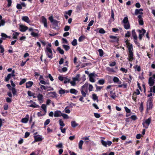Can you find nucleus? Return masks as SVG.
I'll list each match as a JSON object with an SVG mask.
<instances>
[{"mask_svg":"<svg viewBox=\"0 0 155 155\" xmlns=\"http://www.w3.org/2000/svg\"><path fill=\"white\" fill-rule=\"evenodd\" d=\"M127 45V48H128L129 54L128 55V60L130 61H132L134 59L133 56V45L132 44H130L129 42L126 43Z\"/></svg>","mask_w":155,"mask_h":155,"instance_id":"nucleus-1","label":"nucleus"},{"mask_svg":"<svg viewBox=\"0 0 155 155\" xmlns=\"http://www.w3.org/2000/svg\"><path fill=\"white\" fill-rule=\"evenodd\" d=\"M153 97H150L148 99L147 102L146 112L148 113V111L151 110L153 108Z\"/></svg>","mask_w":155,"mask_h":155,"instance_id":"nucleus-2","label":"nucleus"},{"mask_svg":"<svg viewBox=\"0 0 155 155\" xmlns=\"http://www.w3.org/2000/svg\"><path fill=\"white\" fill-rule=\"evenodd\" d=\"M88 85L87 83H85V84L81 87V92L83 97H85L86 94L85 91H87V88Z\"/></svg>","mask_w":155,"mask_h":155,"instance_id":"nucleus-3","label":"nucleus"},{"mask_svg":"<svg viewBox=\"0 0 155 155\" xmlns=\"http://www.w3.org/2000/svg\"><path fill=\"white\" fill-rule=\"evenodd\" d=\"M151 121V118H149L148 119L146 120L145 122H143L142 123L143 127H145L146 129L147 128Z\"/></svg>","mask_w":155,"mask_h":155,"instance_id":"nucleus-4","label":"nucleus"},{"mask_svg":"<svg viewBox=\"0 0 155 155\" xmlns=\"http://www.w3.org/2000/svg\"><path fill=\"white\" fill-rule=\"evenodd\" d=\"M137 31L139 33V39L140 40H141L143 36L144 35L146 32V30L143 28H142L141 30L138 29L137 30Z\"/></svg>","mask_w":155,"mask_h":155,"instance_id":"nucleus-5","label":"nucleus"},{"mask_svg":"<svg viewBox=\"0 0 155 155\" xmlns=\"http://www.w3.org/2000/svg\"><path fill=\"white\" fill-rule=\"evenodd\" d=\"M97 76V75L95 74L94 73H90L89 75V80L91 82H94L95 80L94 77Z\"/></svg>","mask_w":155,"mask_h":155,"instance_id":"nucleus-6","label":"nucleus"},{"mask_svg":"<svg viewBox=\"0 0 155 155\" xmlns=\"http://www.w3.org/2000/svg\"><path fill=\"white\" fill-rule=\"evenodd\" d=\"M101 143L104 146L106 147H107V145L110 146L112 143V142L108 140L106 142L103 140H101Z\"/></svg>","mask_w":155,"mask_h":155,"instance_id":"nucleus-7","label":"nucleus"},{"mask_svg":"<svg viewBox=\"0 0 155 155\" xmlns=\"http://www.w3.org/2000/svg\"><path fill=\"white\" fill-rule=\"evenodd\" d=\"M137 17L138 18V21L139 25H143L144 24V22L142 15H139Z\"/></svg>","mask_w":155,"mask_h":155,"instance_id":"nucleus-8","label":"nucleus"},{"mask_svg":"<svg viewBox=\"0 0 155 155\" xmlns=\"http://www.w3.org/2000/svg\"><path fill=\"white\" fill-rule=\"evenodd\" d=\"M46 52L47 53L48 57L50 58H52V51L50 48L47 47L46 48Z\"/></svg>","mask_w":155,"mask_h":155,"instance_id":"nucleus-9","label":"nucleus"},{"mask_svg":"<svg viewBox=\"0 0 155 155\" xmlns=\"http://www.w3.org/2000/svg\"><path fill=\"white\" fill-rule=\"evenodd\" d=\"M20 31L22 32L25 31L28 28V27L23 25H20Z\"/></svg>","mask_w":155,"mask_h":155,"instance_id":"nucleus-10","label":"nucleus"},{"mask_svg":"<svg viewBox=\"0 0 155 155\" xmlns=\"http://www.w3.org/2000/svg\"><path fill=\"white\" fill-rule=\"evenodd\" d=\"M148 83L150 86L151 87L153 85L154 82L153 79H152V77L149 78Z\"/></svg>","mask_w":155,"mask_h":155,"instance_id":"nucleus-11","label":"nucleus"},{"mask_svg":"<svg viewBox=\"0 0 155 155\" xmlns=\"http://www.w3.org/2000/svg\"><path fill=\"white\" fill-rule=\"evenodd\" d=\"M113 80L114 82L115 83H117L119 84L121 83V81H120L119 79L117 77H114Z\"/></svg>","mask_w":155,"mask_h":155,"instance_id":"nucleus-12","label":"nucleus"},{"mask_svg":"<svg viewBox=\"0 0 155 155\" xmlns=\"http://www.w3.org/2000/svg\"><path fill=\"white\" fill-rule=\"evenodd\" d=\"M34 138H35V140L34 141V143L36 142L41 141L42 140V139L41 137L38 136H35Z\"/></svg>","mask_w":155,"mask_h":155,"instance_id":"nucleus-13","label":"nucleus"},{"mask_svg":"<svg viewBox=\"0 0 155 155\" xmlns=\"http://www.w3.org/2000/svg\"><path fill=\"white\" fill-rule=\"evenodd\" d=\"M41 19L42 22L44 24V26L47 27V19L44 16L41 17Z\"/></svg>","mask_w":155,"mask_h":155,"instance_id":"nucleus-14","label":"nucleus"},{"mask_svg":"<svg viewBox=\"0 0 155 155\" xmlns=\"http://www.w3.org/2000/svg\"><path fill=\"white\" fill-rule=\"evenodd\" d=\"M114 21V12L113 9L111 10V16L110 19V21L111 22Z\"/></svg>","mask_w":155,"mask_h":155,"instance_id":"nucleus-15","label":"nucleus"},{"mask_svg":"<svg viewBox=\"0 0 155 155\" xmlns=\"http://www.w3.org/2000/svg\"><path fill=\"white\" fill-rule=\"evenodd\" d=\"M1 36L2 37V38H1L3 40H5L6 38H11L10 36H8L5 34L3 33L1 34Z\"/></svg>","mask_w":155,"mask_h":155,"instance_id":"nucleus-16","label":"nucleus"},{"mask_svg":"<svg viewBox=\"0 0 155 155\" xmlns=\"http://www.w3.org/2000/svg\"><path fill=\"white\" fill-rule=\"evenodd\" d=\"M62 113L60 111H56L54 112V117H58L61 116Z\"/></svg>","mask_w":155,"mask_h":155,"instance_id":"nucleus-17","label":"nucleus"},{"mask_svg":"<svg viewBox=\"0 0 155 155\" xmlns=\"http://www.w3.org/2000/svg\"><path fill=\"white\" fill-rule=\"evenodd\" d=\"M109 38L111 39H115L114 41H114L116 42L117 43H118L119 41V39L118 38H117V37L115 36H114L113 35H110L109 36Z\"/></svg>","mask_w":155,"mask_h":155,"instance_id":"nucleus-18","label":"nucleus"},{"mask_svg":"<svg viewBox=\"0 0 155 155\" xmlns=\"http://www.w3.org/2000/svg\"><path fill=\"white\" fill-rule=\"evenodd\" d=\"M48 88H51V89H48L47 90V91H49L50 90H53V89L52 88H51V87H48V86H45L43 85H41L40 88L42 90L43 89L44 90H46L48 89Z\"/></svg>","mask_w":155,"mask_h":155,"instance_id":"nucleus-19","label":"nucleus"},{"mask_svg":"<svg viewBox=\"0 0 155 155\" xmlns=\"http://www.w3.org/2000/svg\"><path fill=\"white\" fill-rule=\"evenodd\" d=\"M22 20L27 23H29L30 22V20L29 18L28 17L26 16H23L22 18Z\"/></svg>","mask_w":155,"mask_h":155,"instance_id":"nucleus-20","label":"nucleus"},{"mask_svg":"<svg viewBox=\"0 0 155 155\" xmlns=\"http://www.w3.org/2000/svg\"><path fill=\"white\" fill-rule=\"evenodd\" d=\"M137 37H133L134 41L135 44L138 47H140V43L137 41Z\"/></svg>","mask_w":155,"mask_h":155,"instance_id":"nucleus-21","label":"nucleus"},{"mask_svg":"<svg viewBox=\"0 0 155 155\" xmlns=\"http://www.w3.org/2000/svg\"><path fill=\"white\" fill-rule=\"evenodd\" d=\"M37 98L38 100L40 101V103H41V101H42L43 98V96L42 95L39 94L37 96Z\"/></svg>","mask_w":155,"mask_h":155,"instance_id":"nucleus-22","label":"nucleus"},{"mask_svg":"<svg viewBox=\"0 0 155 155\" xmlns=\"http://www.w3.org/2000/svg\"><path fill=\"white\" fill-rule=\"evenodd\" d=\"M78 80V77L77 76L76 77L74 78H73V81H71L69 82L73 86H74L75 84V82Z\"/></svg>","mask_w":155,"mask_h":155,"instance_id":"nucleus-23","label":"nucleus"},{"mask_svg":"<svg viewBox=\"0 0 155 155\" xmlns=\"http://www.w3.org/2000/svg\"><path fill=\"white\" fill-rule=\"evenodd\" d=\"M92 99L94 101H97V102L98 101V97L95 94H93L92 95Z\"/></svg>","mask_w":155,"mask_h":155,"instance_id":"nucleus-24","label":"nucleus"},{"mask_svg":"<svg viewBox=\"0 0 155 155\" xmlns=\"http://www.w3.org/2000/svg\"><path fill=\"white\" fill-rule=\"evenodd\" d=\"M33 82L32 81H29L26 83V87L28 88L31 87L33 84Z\"/></svg>","mask_w":155,"mask_h":155,"instance_id":"nucleus-25","label":"nucleus"},{"mask_svg":"<svg viewBox=\"0 0 155 155\" xmlns=\"http://www.w3.org/2000/svg\"><path fill=\"white\" fill-rule=\"evenodd\" d=\"M124 27L125 29L126 30L129 29L130 28V25L129 23H127V24H124Z\"/></svg>","mask_w":155,"mask_h":155,"instance_id":"nucleus-26","label":"nucleus"},{"mask_svg":"<svg viewBox=\"0 0 155 155\" xmlns=\"http://www.w3.org/2000/svg\"><path fill=\"white\" fill-rule=\"evenodd\" d=\"M86 38V37L84 35H82L79 38L78 41L79 42L83 41Z\"/></svg>","mask_w":155,"mask_h":155,"instance_id":"nucleus-27","label":"nucleus"},{"mask_svg":"<svg viewBox=\"0 0 155 155\" xmlns=\"http://www.w3.org/2000/svg\"><path fill=\"white\" fill-rule=\"evenodd\" d=\"M139 109L140 112H143V102H141V103Z\"/></svg>","mask_w":155,"mask_h":155,"instance_id":"nucleus-28","label":"nucleus"},{"mask_svg":"<svg viewBox=\"0 0 155 155\" xmlns=\"http://www.w3.org/2000/svg\"><path fill=\"white\" fill-rule=\"evenodd\" d=\"M122 22L124 24L129 23V22L128 19L127 17H126L124 18L122 21Z\"/></svg>","mask_w":155,"mask_h":155,"instance_id":"nucleus-29","label":"nucleus"},{"mask_svg":"<svg viewBox=\"0 0 155 155\" xmlns=\"http://www.w3.org/2000/svg\"><path fill=\"white\" fill-rule=\"evenodd\" d=\"M84 141L82 140H81L79 143L78 147L80 149H82V145L83 144Z\"/></svg>","mask_w":155,"mask_h":155,"instance_id":"nucleus-30","label":"nucleus"},{"mask_svg":"<svg viewBox=\"0 0 155 155\" xmlns=\"http://www.w3.org/2000/svg\"><path fill=\"white\" fill-rule=\"evenodd\" d=\"M106 70L108 71L112 72H115V71L114 69V68H110V67H107Z\"/></svg>","mask_w":155,"mask_h":155,"instance_id":"nucleus-31","label":"nucleus"},{"mask_svg":"<svg viewBox=\"0 0 155 155\" xmlns=\"http://www.w3.org/2000/svg\"><path fill=\"white\" fill-rule=\"evenodd\" d=\"M105 80L104 79H100L98 81V83L101 85H103L105 83Z\"/></svg>","mask_w":155,"mask_h":155,"instance_id":"nucleus-32","label":"nucleus"},{"mask_svg":"<svg viewBox=\"0 0 155 155\" xmlns=\"http://www.w3.org/2000/svg\"><path fill=\"white\" fill-rule=\"evenodd\" d=\"M12 76L11 74H8L7 76L6 77H5V81H8L10 79V78Z\"/></svg>","mask_w":155,"mask_h":155,"instance_id":"nucleus-33","label":"nucleus"},{"mask_svg":"<svg viewBox=\"0 0 155 155\" xmlns=\"http://www.w3.org/2000/svg\"><path fill=\"white\" fill-rule=\"evenodd\" d=\"M132 35L133 38L137 37L136 33L135 31V29L132 30Z\"/></svg>","mask_w":155,"mask_h":155,"instance_id":"nucleus-34","label":"nucleus"},{"mask_svg":"<svg viewBox=\"0 0 155 155\" xmlns=\"http://www.w3.org/2000/svg\"><path fill=\"white\" fill-rule=\"evenodd\" d=\"M140 94V91L138 89H137L136 90V91L134 92L133 94V95H134V94L136 95H138Z\"/></svg>","mask_w":155,"mask_h":155,"instance_id":"nucleus-35","label":"nucleus"},{"mask_svg":"<svg viewBox=\"0 0 155 155\" xmlns=\"http://www.w3.org/2000/svg\"><path fill=\"white\" fill-rule=\"evenodd\" d=\"M28 119L27 118H22L21 120V121L23 123H27L28 121Z\"/></svg>","mask_w":155,"mask_h":155,"instance_id":"nucleus-36","label":"nucleus"},{"mask_svg":"<svg viewBox=\"0 0 155 155\" xmlns=\"http://www.w3.org/2000/svg\"><path fill=\"white\" fill-rule=\"evenodd\" d=\"M98 51L99 52L100 56L101 57L104 54V52L103 50L100 49L98 50Z\"/></svg>","mask_w":155,"mask_h":155,"instance_id":"nucleus-37","label":"nucleus"},{"mask_svg":"<svg viewBox=\"0 0 155 155\" xmlns=\"http://www.w3.org/2000/svg\"><path fill=\"white\" fill-rule=\"evenodd\" d=\"M41 107L44 110L45 113L46 112V105L45 104H42Z\"/></svg>","mask_w":155,"mask_h":155,"instance_id":"nucleus-38","label":"nucleus"},{"mask_svg":"<svg viewBox=\"0 0 155 155\" xmlns=\"http://www.w3.org/2000/svg\"><path fill=\"white\" fill-rule=\"evenodd\" d=\"M124 109H125L126 112L127 113H132L130 110L127 107H124Z\"/></svg>","mask_w":155,"mask_h":155,"instance_id":"nucleus-39","label":"nucleus"},{"mask_svg":"<svg viewBox=\"0 0 155 155\" xmlns=\"http://www.w3.org/2000/svg\"><path fill=\"white\" fill-rule=\"evenodd\" d=\"M131 35L130 32L129 31H127V32L125 34V37L126 38H129L130 37Z\"/></svg>","mask_w":155,"mask_h":155,"instance_id":"nucleus-40","label":"nucleus"},{"mask_svg":"<svg viewBox=\"0 0 155 155\" xmlns=\"http://www.w3.org/2000/svg\"><path fill=\"white\" fill-rule=\"evenodd\" d=\"M57 50L59 51V53L61 54H64V51L62 49H61L60 47H58Z\"/></svg>","mask_w":155,"mask_h":155,"instance_id":"nucleus-41","label":"nucleus"},{"mask_svg":"<svg viewBox=\"0 0 155 155\" xmlns=\"http://www.w3.org/2000/svg\"><path fill=\"white\" fill-rule=\"evenodd\" d=\"M133 120H136L137 119V117L135 115H133L130 117Z\"/></svg>","mask_w":155,"mask_h":155,"instance_id":"nucleus-42","label":"nucleus"},{"mask_svg":"<svg viewBox=\"0 0 155 155\" xmlns=\"http://www.w3.org/2000/svg\"><path fill=\"white\" fill-rule=\"evenodd\" d=\"M95 86L96 87V91H100L103 87L98 86L96 84H95Z\"/></svg>","mask_w":155,"mask_h":155,"instance_id":"nucleus-43","label":"nucleus"},{"mask_svg":"<svg viewBox=\"0 0 155 155\" xmlns=\"http://www.w3.org/2000/svg\"><path fill=\"white\" fill-rule=\"evenodd\" d=\"M72 45L73 46H76L77 45V40L76 39H74L71 43Z\"/></svg>","mask_w":155,"mask_h":155,"instance_id":"nucleus-44","label":"nucleus"},{"mask_svg":"<svg viewBox=\"0 0 155 155\" xmlns=\"http://www.w3.org/2000/svg\"><path fill=\"white\" fill-rule=\"evenodd\" d=\"M72 12V10H70L68 11L65 12V13L66 15H68L69 16H70L71 15Z\"/></svg>","mask_w":155,"mask_h":155,"instance_id":"nucleus-45","label":"nucleus"},{"mask_svg":"<svg viewBox=\"0 0 155 155\" xmlns=\"http://www.w3.org/2000/svg\"><path fill=\"white\" fill-rule=\"evenodd\" d=\"M99 32L101 34H104L106 31L103 28H101L99 29Z\"/></svg>","mask_w":155,"mask_h":155,"instance_id":"nucleus-46","label":"nucleus"},{"mask_svg":"<svg viewBox=\"0 0 155 155\" xmlns=\"http://www.w3.org/2000/svg\"><path fill=\"white\" fill-rule=\"evenodd\" d=\"M63 47L66 50L68 51L70 47L69 46L65 45H63Z\"/></svg>","mask_w":155,"mask_h":155,"instance_id":"nucleus-47","label":"nucleus"},{"mask_svg":"<svg viewBox=\"0 0 155 155\" xmlns=\"http://www.w3.org/2000/svg\"><path fill=\"white\" fill-rule=\"evenodd\" d=\"M71 124L73 127H74L77 126V124L74 121H72L71 122Z\"/></svg>","mask_w":155,"mask_h":155,"instance_id":"nucleus-48","label":"nucleus"},{"mask_svg":"<svg viewBox=\"0 0 155 155\" xmlns=\"http://www.w3.org/2000/svg\"><path fill=\"white\" fill-rule=\"evenodd\" d=\"M120 71H122L123 72H125V73H127V70L125 68H121L120 69Z\"/></svg>","mask_w":155,"mask_h":155,"instance_id":"nucleus-49","label":"nucleus"},{"mask_svg":"<svg viewBox=\"0 0 155 155\" xmlns=\"http://www.w3.org/2000/svg\"><path fill=\"white\" fill-rule=\"evenodd\" d=\"M12 91L13 94L14 95H16V91L15 88L14 87L12 88Z\"/></svg>","mask_w":155,"mask_h":155,"instance_id":"nucleus-50","label":"nucleus"},{"mask_svg":"<svg viewBox=\"0 0 155 155\" xmlns=\"http://www.w3.org/2000/svg\"><path fill=\"white\" fill-rule=\"evenodd\" d=\"M140 11L138 10L137 9H136L135 10V13L134 14H133V15H137L138 14H140Z\"/></svg>","mask_w":155,"mask_h":155,"instance_id":"nucleus-51","label":"nucleus"},{"mask_svg":"<svg viewBox=\"0 0 155 155\" xmlns=\"http://www.w3.org/2000/svg\"><path fill=\"white\" fill-rule=\"evenodd\" d=\"M59 22V21H58L56 20H54L52 23H53V24L55 25L56 26H57Z\"/></svg>","mask_w":155,"mask_h":155,"instance_id":"nucleus-52","label":"nucleus"},{"mask_svg":"<svg viewBox=\"0 0 155 155\" xmlns=\"http://www.w3.org/2000/svg\"><path fill=\"white\" fill-rule=\"evenodd\" d=\"M61 116H62L64 119H68L69 118L68 116L65 114H62Z\"/></svg>","mask_w":155,"mask_h":155,"instance_id":"nucleus-53","label":"nucleus"},{"mask_svg":"<svg viewBox=\"0 0 155 155\" xmlns=\"http://www.w3.org/2000/svg\"><path fill=\"white\" fill-rule=\"evenodd\" d=\"M26 81V80L25 79H22L20 82L19 84L21 85L25 83Z\"/></svg>","mask_w":155,"mask_h":155,"instance_id":"nucleus-54","label":"nucleus"},{"mask_svg":"<svg viewBox=\"0 0 155 155\" xmlns=\"http://www.w3.org/2000/svg\"><path fill=\"white\" fill-rule=\"evenodd\" d=\"M28 95L29 96H33L34 95V94L32 93L30 91H28Z\"/></svg>","mask_w":155,"mask_h":155,"instance_id":"nucleus-55","label":"nucleus"},{"mask_svg":"<svg viewBox=\"0 0 155 155\" xmlns=\"http://www.w3.org/2000/svg\"><path fill=\"white\" fill-rule=\"evenodd\" d=\"M93 88V86L92 85L90 84L89 86V90L90 91H92Z\"/></svg>","mask_w":155,"mask_h":155,"instance_id":"nucleus-56","label":"nucleus"},{"mask_svg":"<svg viewBox=\"0 0 155 155\" xmlns=\"http://www.w3.org/2000/svg\"><path fill=\"white\" fill-rule=\"evenodd\" d=\"M94 116L97 118H99L101 117L100 114L97 113H94Z\"/></svg>","mask_w":155,"mask_h":155,"instance_id":"nucleus-57","label":"nucleus"},{"mask_svg":"<svg viewBox=\"0 0 155 155\" xmlns=\"http://www.w3.org/2000/svg\"><path fill=\"white\" fill-rule=\"evenodd\" d=\"M59 124L61 126H64V123L62 120L61 119L59 120Z\"/></svg>","mask_w":155,"mask_h":155,"instance_id":"nucleus-58","label":"nucleus"},{"mask_svg":"<svg viewBox=\"0 0 155 155\" xmlns=\"http://www.w3.org/2000/svg\"><path fill=\"white\" fill-rule=\"evenodd\" d=\"M7 2H8V4L7 5V6L8 7H10L11 5V4L12 3L11 0H7Z\"/></svg>","mask_w":155,"mask_h":155,"instance_id":"nucleus-59","label":"nucleus"},{"mask_svg":"<svg viewBox=\"0 0 155 155\" xmlns=\"http://www.w3.org/2000/svg\"><path fill=\"white\" fill-rule=\"evenodd\" d=\"M0 52L3 53L4 51V49L2 45H0Z\"/></svg>","mask_w":155,"mask_h":155,"instance_id":"nucleus-60","label":"nucleus"},{"mask_svg":"<svg viewBox=\"0 0 155 155\" xmlns=\"http://www.w3.org/2000/svg\"><path fill=\"white\" fill-rule=\"evenodd\" d=\"M50 123V120L49 119H47L45 122L44 125L45 126H46L48 124Z\"/></svg>","mask_w":155,"mask_h":155,"instance_id":"nucleus-61","label":"nucleus"},{"mask_svg":"<svg viewBox=\"0 0 155 155\" xmlns=\"http://www.w3.org/2000/svg\"><path fill=\"white\" fill-rule=\"evenodd\" d=\"M65 93V91L63 89H61L59 91V93L61 94H64Z\"/></svg>","mask_w":155,"mask_h":155,"instance_id":"nucleus-62","label":"nucleus"},{"mask_svg":"<svg viewBox=\"0 0 155 155\" xmlns=\"http://www.w3.org/2000/svg\"><path fill=\"white\" fill-rule=\"evenodd\" d=\"M70 27L68 26H66L64 28V31H68L70 29Z\"/></svg>","mask_w":155,"mask_h":155,"instance_id":"nucleus-63","label":"nucleus"},{"mask_svg":"<svg viewBox=\"0 0 155 155\" xmlns=\"http://www.w3.org/2000/svg\"><path fill=\"white\" fill-rule=\"evenodd\" d=\"M116 63L115 62H112L109 64V66L110 67L114 66L115 65Z\"/></svg>","mask_w":155,"mask_h":155,"instance_id":"nucleus-64","label":"nucleus"}]
</instances>
